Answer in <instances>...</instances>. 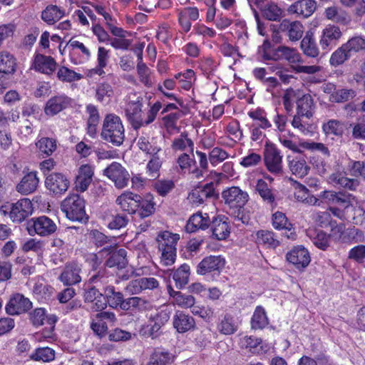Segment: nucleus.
<instances>
[{"mask_svg": "<svg viewBox=\"0 0 365 365\" xmlns=\"http://www.w3.org/2000/svg\"><path fill=\"white\" fill-rule=\"evenodd\" d=\"M295 198L309 205H320L318 198L309 194V190L303 185L299 184L294 192Z\"/></svg>", "mask_w": 365, "mask_h": 365, "instance_id": "obj_43", "label": "nucleus"}, {"mask_svg": "<svg viewBox=\"0 0 365 365\" xmlns=\"http://www.w3.org/2000/svg\"><path fill=\"white\" fill-rule=\"evenodd\" d=\"M101 137L113 145L120 146L123 144L125 140V129L119 116L114 113H109L105 116Z\"/></svg>", "mask_w": 365, "mask_h": 365, "instance_id": "obj_2", "label": "nucleus"}, {"mask_svg": "<svg viewBox=\"0 0 365 365\" xmlns=\"http://www.w3.org/2000/svg\"><path fill=\"white\" fill-rule=\"evenodd\" d=\"M58 78L63 82H73L83 78V75L67 67L61 66L57 72Z\"/></svg>", "mask_w": 365, "mask_h": 365, "instance_id": "obj_57", "label": "nucleus"}, {"mask_svg": "<svg viewBox=\"0 0 365 365\" xmlns=\"http://www.w3.org/2000/svg\"><path fill=\"white\" fill-rule=\"evenodd\" d=\"M32 307L31 302L23 294L16 293L10 299L6 307L10 315H16L29 311Z\"/></svg>", "mask_w": 365, "mask_h": 365, "instance_id": "obj_15", "label": "nucleus"}, {"mask_svg": "<svg viewBox=\"0 0 365 365\" xmlns=\"http://www.w3.org/2000/svg\"><path fill=\"white\" fill-rule=\"evenodd\" d=\"M222 197L232 211L238 207L245 205L249 200V195L239 187H231L222 192Z\"/></svg>", "mask_w": 365, "mask_h": 365, "instance_id": "obj_10", "label": "nucleus"}, {"mask_svg": "<svg viewBox=\"0 0 365 365\" xmlns=\"http://www.w3.org/2000/svg\"><path fill=\"white\" fill-rule=\"evenodd\" d=\"M190 153H181L176 159V164L182 173L190 172V168L195 164L194 155Z\"/></svg>", "mask_w": 365, "mask_h": 365, "instance_id": "obj_59", "label": "nucleus"}, {"mask_svg": "<svg viewBox=\"0 0 365 365\" xmlns=\"http://www.w3.org/2000/svg\"><path fill=\"white\" fill-rule=\"evenodd\" d=\"M347 257L359 264L363 263L365 260V245H359L352 247L349 251Z\"/></svg>", "mask_w": 365, "mask_h": 365, "instance_id": "obj_64", "label": "nucleus"}, {"mask_svg": "<svg viewBox=\"0 0 365 365\" xmlns=\"http://www.w3.org/2000/svg\"><path fill=\"white\" fill-rule=\"evenodd\" d=\"M262 16L267 20L277 21L282 14V9L274 3L267 1L261 10Z\"/></svg>", "mask_w": 365, "mask_h": 365, "instance_id": "obj_46", "label": "nucleus"}, {"mask_svg": "<svg viewBox=\"0 0 365 365\" xmlns=\"http://www.w3.org/2000/svg\"><path fill=\"white\" fill-rule=\"evenodd\" d=\"M93 170L91 165H83L78 170L75 181V187L77 191H86L92 181Z\"/></svg>", "mask_w": 365, "mask_h": 365, "instance_id": "obj_27", "label": "nucleus"}, {"mask_svg": "<svg viewBox=\"0 0 365 365\" xmlns=\"http://www.w3.org/2000/svg\"><path fill=\"white\" fill-rule=\"evenodd\" d=\"M31 201L28 198H22L16 202H6L0 207V214L8 215L15 223L24 221L33 212Z\"/></svg>", "mask_w": 365, "mask_h": 365, "instance_id": "obj_3", "label": "nucleus"}, {"mask_svg": "<svg viewBox=\"0 0 365 365\" xmlns=\"http://www.w3.org/2000/svg\"><path fill=\"white\" fill-rule=\"evenodd\" d=\"M279 29L281 31L287 32L289 39L292 41L299 40L304 34V26L298 21H290L284 19L279 25Z\"/></svg>", "mask_w": 365, "mask_h": 365, "instance_id": "obj_25", "label": "nucleus"}, {"mask_svg": "<svg viewBox=\"0 0 365 365\" xmlns=\"http://www.w3.org/2000/svg\"><path fill=\"white\" fill-rule=\"evenodd\" d=\"M287 260L294 264L297 268H304L310 262L309 252L302 246L294 247L287 252Z\"/></svg>", "mask_w": 365, "mask_h": 365, "instance_id": "obj_20", "label": "nucleus"}, {"mask_svg": "<svg viewBox=\"0 0 365 365\" xmlns=\"http://www.w3.org/2000/svg\"><path fill=\"white\" fill-rule=\"evenodd\" d=\"M69 104L70 98L66 96H56L47 101L44 112L47 115L53 116L66 108Z\"/></svg>", "mask_w": 365, "mask_h": 365, "instance_id": "obj_24", "label": "nucleus"}, {"mask_svg": "<svg viewBox=\"0 0 365 365\" xmlns=\"http://www.w3.org/2000/svg\"><path fill=\"white\" fill-rule=\"evenodd\" d=\"M38 182L36 172H30L16 185V190L23 195L30 194L36 190Z\"/></svg>", "mask_w": 365, "mask_h": 365, "instance_id": "obj_32", "label": "nucleus"}, {"mask_svg": "<svg viewBox=\"0 0 365 365\" xmlns=\"http://www.w3.org/2000/svg\"><path fill=\"white\" fill-rule=\"evenodd\" d=\"M213 183H207L202 187L192 190L187 196L189 202L195 207L202 205L208 198L215 196Z\"/></svg>", "mask_w": 365, "mask_h": 365, "instance_id": "obj_14", "label": "nucleus"}, {"mask_svg": "<svg viewBox=\"0 0 365 365\" xmlns=\"http://www.w3.org/2000/svg\"><path fill=\"white\" fill-rule=\"evenodd\" d=\"M225 261L221 256L210 255L205 257L197 265V272L205 275L207 273L219 271L224 267Z\"/></svg>", "mask_w": 365, "mask_h": 365, "instance_id": "obj_18", "label": "nucleus"}, {"mask_svg": "<svg viewBox=\"0 0 365 365\" xmlns=\"http://www.w3.org/2000/svg\"><path fill=\"white\" fill-rule=\"evenodd\" d=\"M36 146L43 157L51 155L56 149V141L50 138H42L37 143Z\"/></svg>", "mask_w": 365, "mask_h": 365, "instance_id": "obj_49", "label": "nucleus"}, {"mask_svg": "<svg viewBox=\"0 0 365 365\" xmlns=\"http://www.w3.org/2000/svg\"><path fill=\"white\" fill-rule=\"evenodd\" d=\"M300 47L304 54L308 57L317 58L319 55V49L312 34L305 35L301 41Z\"/></svg>", "mask_w": 365, "mask_h": 365, "instance_id": "obj_39", "label": "nucleus"}, {"mask_svg": "<svg viewBox=\"0 0 365 365\" xmlns=\"http://www.w3.org/2000/svg\"><path fill=\"white\" fill-rule=\"evenodd\" d=\"M211 230L212 236L218 240H225L230 235L228 224L222 217L215 218L212 221Z\"/></svg>", "mask_w": 365, "mask_h": 365, "instance_id": "obj_37", "label": "nucleus"}, {"mask_svg": "<svg viewBox=\"0 0 365 365\" xmlns=\"http://www.w3.org/2000/svg\"><path fill=\"white\" fill-rule=\"evenodd\" d=\"M81 268L78 264L70 262L66 264L58 279L64 285L72 286L81 281Z\"/></svg>", "mask_w": 365, "mask_h": 365, "instance_id": "obj_16", "label": "nucleus"}, {"mask_svg": "<svg viewBox=\"0 0 365 365\" xmlns=\"http://www.w3.org/2000/svg\"><path fill=\"white\" fill-rule=\"evenodd\" d=\"M86 113L88 114L87 120V130L90 136L96 133L97 127L100 121V115L97 107L93 104L86 106Z\"/></svg>", "mask_w": 365, "mask_h": 365, "instance_id": "obj_38", "label": "nucleus"}, {"mask_svg": "<svg viewBox=\"0 0 365 365\" xmlns=\"http://www.w3.org/2000/svg\"><path fill=\"white\" fill-rule=\"evenodd\" d=\"M242 344L253 354H259L263 350L262 340L259 338L246 336L242 339Z\"/></svg>", "mask_w": 365, "mask_h": 365, "instance_id": "obj_60", "label": "nucleus"}, {"mask_svg": "<svg viewBox=\"0 0 365 365\" xmlns=\"http://www.w3.org/2000/svg\"><path fill=\"white\" fill-rule=\"evenodd\" d=\"M240 322L237 318L230 314H225L219 317L217 330L223 335H232L239 329Z\"/></svg>", "mask_w": 365, "mask_h": 365, "instance_id": "obj_21", "label": "nucleus"}, {"mask_svg": "<svg viewBox=\"0 0 365 365\" xmlns=\"http://www.w3.org/2000/svg\"><path fill=\"white\" fill-rule=\"evenodd\" d=\"M283 106L287 113L292 112L296 104L297 113L299 115L310 118L314 110V103L309 93H305L299 89H287L283 97Z\"/></svg>", "mask_w": 365, "mask_h": 365, "instance_id": "obj_1", "label": "nucleus"}, {"mask_svg": "<svg viewBox=\"0 0 365 365\" xmlns=\"http://www.w3.org/2000/svg\"><path fill=\"white\" fill-rule=\"evenodd\" d=\"M342 36L338 26L334 25L327 26L322 31L319 40L321 48L326 52L334 47Z\"/></svg>", "mask_w": 365, "mask_h": 365, "instance_id": "obj_13", "label": "nucleus"}, {"mask_svg": "<svg viewBox=\"0 0 365 365\" xmlns=\"http://www.w3.org/2000/svg\"><path fill=\"white\" fill-rule=\"evenodd\" d=\"M126 256L127 252L125 249L115 250L110 252V257L106 262V265L117 269H124L128 264Z\"/></svg>", "mask_w": 365, "mask_h": 365, "instance_id": "obj_35", "label": "nucleus"}, {"mask_svg": "<svg viewBox=\"0 0 365 365\" xmlns=\"http://www.w3.org/2000/svg\"><path fill=\"white\" fill-rule=\"evenodd\" d=\"M287 158L289 168L292 174L298 178H303L308 174L310 168L304 158L288 155Z\"/></svg>", "mask_w": 365, "mask_h": 365, "instance_id": "obj_30", "label": "nucleus"}, {"mask_svg": "<svg viewBox=\"0 0 365 365\" xmlns=\"http://www.w3.org/2000/svg\"><path fill=\"white\" fill-rule=\"evenodd\" d=\"M264 161L269 173L276 175H282V155L274 145L266 143L264 150Z\"/></svg>", "mask_w": 365, "mask_h": 365, "instance_id": "obj_7", "label": "nucleus"}, {"mask_svg": "<svg viewBox=\"0 0 365 365\" xmlns=\"http://www.w3.org/2000/svg\"><path fill=\"white\" fill-rule=\"evenodd\" d=\"M173 324L178 333H185L195 328V322L190 315L177 311L173 318Z\"/></svg>", "mask_w": 365, "mask_h": 365, "instance_id": "obj_23", "label": "nucleus"}, {"mask_svg": "<svg viewBox=\"0 0 365 365\" xmlns=\"http://www.w3.org/2000/svg\"><path fill=\"white\" fill-rule=\"evenodd\" d=\"M160 237L162 239L159 244V250L161 252L160 264L163 266L172 265L176 259L175 245L180 239L179 235L164 232Z\"/></svg>", "mask_w": 365, "mask_h": 365, "instance_id": "obj_5", "label": "nucleus"}, {"mask_svg": "<svg viewBox=\"0 0 365 365\" xmlns=\"http://www.w3.org/2000/svg\"><path fill=\"white\" fill-rule=\"evenodd\" d=\"M326 17L334 22L346 24L348 21V15L341 9L335 6H331L325 10Z\"/></svg>", "mask_w": 365, "mask_h": 365, "instance_id": "obj_55", "label": "nucleus"}, {"mask_svg": "<svg viewBox=\"0 0 365 365\" xmlns=\"http://www.w3.org/2000/svg\"><path fill=\"white\" fill-rule=\"evenodd\" d=\"M30 359L36 361L50 362L55 359V351L47 346L38 348L30 355Z\"/></svg>", "mask_w": 365, "mask_h": 365, "instance_id": "obj_48", "label": "nucleus"}, {"mask_svg": "<svg viewBox=\"0 0 365 365\" xmlns=\"http://www.w3.org/2000/svg\"><path fill=\"white\" fill-rule=\"evenodd\" d=\"M172 314V309L168 306H162L148 317V322H156L162 327L168 322Z\"/></svg>", "mask_w": 365, "mask_h": 365, "instance_id": "obj_42", "label": "nucleus"}, {"mask_svg": "<svg viewBox=\"0 0 365 365\" xmlns=\"http://www.w3.org/2000/svg\"><path fill=\"white\" fill-rule=\"evenodd\" d=\"M255 242L258 245L267 248H275L279 245V242L275 238L272 231L261 230L255 233Z\"/></svg>", "mask_w": 365, "mask_h": 365, "instance_id": "obj_36", "label": "nucleus"}, {"mask_svg": "<svg viewBox=\"0 0 365 365\" xmlns=\"http://www.w3.org/2000/svg\"><path fill=\"white\" fill-rule=\"evenodd\" d=\"M346 48L344 44L339 47L331 55L329 58L331 66L336 67L343 64L346 61L349 59L351 56L349 52L346 51Z\"/></svg>", "mask_w": 365, "mask_h": 365, "instance_id": "obj_50", "label": "nucleus"}, {"mask_svg": "<svg viewBox=\"0 0 365 365\" xmlns=\"http://www.w3.org/2000/svg\"><path fill=\"white\" fill-rule=\"evenodd\" d=\"M329 180L334 185H339L350 190H354L359 186V181L357 180L348 178L340 173L331 174Z\"/></svg>", "mask_w": 365, "mask_h": 365, "instance_id": "obj_40", "label": "nucleus"}, {"mask_svg": "<svg viewBox=\"0 0 365 365\" xmlns=\"http://www.w3.org/2000/svg\"><path fill=\"white\" fill-rule=\"evenodd\" d=\"M148 302L138 297H130L127 299L123 298V302L120 306V309L123 311H131L135 309H140L146 304Z\"/></svg>", "mask_w": 365, "mask_h": 365, "instance_id": "obj_58", "label": "nucleus"}, {"mask_svg": "<svg viewBox=\"0 0 365 365\" xmlns=\"http://www.w3.org/2000/svg\"><path fill=\"white\" fill-rule=\"evenodd\" d=\"M65 15V11L56 5H48L42 11L41 18L48 25H53Z\"/></svg>", "mask_w": 365, "mask_h": 365, "instance_id": "obj_34", "label": "nucleus"}, {"mask_svg": "<svg viewBox=\"0 0 365 365\" xmlns=\"http://www.w3.org/2000/svg\"><path fill=\"white\" fill-rule=\"evenodd\" d=\"M190 266L187 264H182L176 269L173 275L175 286L178 289L184 287L189 281Z\"/></svg>", "mask_w": 365, "mask_h": 365, "instance_id": "obj_44", "label": "nucleus"}, {"mask_svg": "<svg viewBox=\"0 0 365 365\" xmlns=\"http://www.w3.org/2000/svg\"><path fill=\"white\" fill-rule=\"evenodd\" d=\"M161 328L162 327L156 324V322L148 321V324H143L141 327L139 333L142 336L154 339L162 334Z\"/></svg>", "mask_w": 365, "mask_h": 365, "instance_id": "obj_51", "label": "nucleus"}, {"mask_svg": "<svg viewBox=\"0 0 365 365\" xmlns=\"http://www.w3.org/2000/svg\"><path fill=\"white\" fill-rule=\"evenodd\" d=\"M104 294L110 307L120 309L124 298L122 292L116 291L113 286H108L105 288Z\"/></svg>", "mask_w": 365, "mask_h": 365, "instance_id": "obj_41", "label": "nucleus"}, {"mask_svg": "<svg viewBox=\"0 0 365 365\" xmlns=\"http://www.w3.org/2000/svg\"><path fill=\"white\" fill-rule=\"evenodd\" d=\"M32 66L37 71L51 75L56 70V63L51 56L37 54L34 58Z\"/></svg>", "mask_w": 365, "mask_h": 365, "instance_id": "obj_29", "label": "nucleus"}, {"mask_svg": "<svg viewBox=\"0 0 365 365\" xmlns=\"http://www.w3.org/2000/svg\"><path fill=\"white\" fill-rule=\"evenodd\" d=\"M200 14L197 7H186L178 12V24L184 33H187L192 27L191 21H197Z\"/></svg>", "mask_w": 365, "mask_h": 365, "instance_id": "obj_19", "label": "nucleus"}, {"mask_svg": "<svg viewBox=\"0 0 365 365\" xmlns=\"http://www.w3.org/2000/svg\"><path fill=\"white\" fill-rule=\"evenodd\" d=\"M255 190L265 204L271 207L277 206L276 191L272 190L265 180H257Z\"/></svg>", "mask_w": 365, "mask_h": 365, "instance_id": "obj_26", "label": "nucleus"}, {"mask_svg": "<svg viewBox=\"0 0 365 365\" xmlns=\"http://www.w3.org/2000/svg\"><path fill=\"white\" fill-rule=\"evenodd\" d=\"M356 203V200L354 195L345 192H338L333 205H336V207L349 210V209H352Z\"/></svg>", "mask_w": 365, "mask_h": 365, "instance_id": "obj_53", "label": "nucleus"}, {"mask_svg": "<svg viewBox=\"0 0 365 365\" xmlns=\"http://www.w3.org/2000/svg\"><path fill=\"white\" fill-rule=\"evenodd\" d=\"M356 96V92L351 88L337 89L331 95L330 99L335 103H344L352 100Z\"/></svg>", "mask_w": 365, "mask_h": 365, "instance_id": "obj_54", "label": "nucleus"}, {"mask_svg": "<svg viewBox=\"0 0 365 365\" xmlns=\"http://www.w3.org/2000/svg\"><path fill=\"white\" fill-rule=\"evenodd\" d=\"M46 187L55 195L65 193L70 186V180L64 174L52 173L45 180Z\"/></svg>", "mask_w": 365, "mask_h": 365, "instance_id": "obj_12", "label": "nucleus"}, {"mask_svg": "<svg viewBox=\"0 0 365 365\" xmlns=\"http://www.w3.org/2000/svg\"><path fill=\"white\" fill-rule=\"evenodd\" d=\"M171 361V354L166 351L156 349L150 355L148 365H168Z\"/></svg>", "mask_w": 365, "mask_h": 365, "instance_id": "obj_52", "label": "nucleus"}, {"mask_svg": "<svg viewBox=\"0 0 365 365\" xmlns=\"http://www.w3.org/2000/svg\"><path fill=\"white\" fill-rule=\"evenodd\" d=\"M264 56L266 59L269 60H286L292 64L303 62L302 56L297 49L285 46H278L271 54L266 53Z\"/></svg>", "mask_w": 365, "mask_h": 365, "instance_id": "obj_11", "label": "nucleus"}, {"mask_svg": "<svg viewBox=\"0 0 365 365\" xmlns=\"http://www.w3.org/2000/svg\"><path fill=\"white\" fill-rule=\"evenodd\" d=\"M344 45L347 49L346 51L349 52L351 56L356 53L365 52V37L361 36H353Z\"/></svg>", "mask_w": 365, "mask_h": 365, "instance_id": "obj_47", "label": "nucleus"}, {"mask_svg": "<svg viewBox=\"0 0 365 365\" xmlns=\"http://www.w3.org/2000/svg\"><path fill=\"white\" fill-rule=\"evenodd\" d=\"M210 220L207 213L204 215L202 212L193 214L188 220L185 230L187 232L192 233L198 230H206L209 227Z\"/></svg>", "mask_w": 365, "mask_h": 365, "instance_id": "obj_28", "label": "nucleus"}, {"mask_svg": "<svg viewBox=\"0 0 365 365\" xmlns=\"http://www.w3.org/2000/svg\"><path fill=\"white\" fill-rule=\"evenodd\" d=\"M103 174L112 180L118 188H123L128 184L130 176L126 169L117 162L112 163L104 170Z\"/></svg>", "mask_w": 365, "mask_h": 365, "instance_id": "obj_9", "label": "nucleus"}, {"mask_svg": "<svg viewBox=\"0 0 365 365\" xmlns=\"http://www.w3.org/2000/svg\"><path fill=\"white\" fill-rule=\"evenodd\" d=\"M61 210L72 221L86 222L88 217L85 211V201L77 194H72L64 199L61 205Z\"/></svg>", "mask_w": 365, "mask_h": 365, "instance_id": "obj_4", "label": "nucleus"}, {"mask_svg": "<svg viewBox=\"0 0 365 365\" xmlns=\"http://www.w3.org/2000/svg\"><path fill=\"white\" fill-rule=\"evenodd\" d=\"M137 145L140 150L146 154L156 155L161 148L157 145L155 139L148 133H143L138 138Z\"/></svg>", "mask_w": 365, "mask_h": 365, "instance_id": "obj_33", "label": "nucleus"}, {"mask_svg": "<svg viewBox=\"0 0 365 365\" xmlns=\"http://www.w3.org/2000/svg\"><path fill=\"white\" fill-rule=\"evenodd\" d=\"M253 213L252 208L250 206L242 205L233 210L231 215L234 217L235 220L241 222L242 224L247 225L251 219Z\"/></svg>", "mask_w": 365, "mask_h": 365, "instance_id": "obj_56", "label": "nucleus"}, {"mask_svg": "<svg viewBox=\"0 0 365 365\" xmlns=\"http://www.w3.org/2000/svg\"><path fill=\"white\" fill-rule=\"evenodd\" d=\"M140 195L131 192H125L118 197L116 203L121 210L130 215L136 212L139 208Z\"/></svg>", "mask_w": 365, "mask_h": 365, "instance_id": "obj_17", "label": "nucleus"}, {"mask_svg": "<svg viewBox=\"0 0 365 365\" xmlns=\"http://www.w3.org/2000/svg\"><path fill=\"white\" fill-rule=\"evenodd\" d=\"M125 113L128 120L135 130L143 126L142 98L140 96L131 93L128 96L127 103L125 107Z\"/></svg>", "mask_w": 365, "mask_h": 365, "instance_id": "obj_6", "label": "nucleus"}, {"mask_svg": "<svg viewBox=\"0 0 365 365\" xmlns=\"http://www.w3.org/2000/svg\"><path fill=\"white\" fill-rule=\"evenodd\" d=\"M194 146V142L188 137L186 132H182L178 137L175 138L171 144V148L175 152L180 151L182 153H190L192 155H193Z\"/></svg>", "mask_w": 365, "mask_h": 365, "instance_id": "obj_31", "label": "nucleus"}, {"mask_svg": "<svg viewBox=\"0 0 365 365\" xmlns=\"http://www.w3.org/2000/svg\"><path fill=\"white\" fill-rule=\"evenodd\" d=\"M272 225L277 230H291L292 225L289 222L285 215L281 212H276L272 215Z\"/></svg>", "mask_w": 365, "mask_h": 365, "instance_id": "obj_62", "label": "nucleus"}, {"mask_svg": "<svg viewBox=\"0 0 365 365\" xmlns=\"http://www.w3.org/2000/svg\"><path fill=\"white\" fill-rule=\"evenodd\" d=\"M269 323L264 308L261 306L256 307L251 319V326L254 329H262Z\"/></svg>", "mask_w": 365, "mask_h": 365, "instance_id": "obj_45", "label": "nucleus"}, {"mask_svg": "<svg viewBox=\"0 0 365 365\" xmlns=\"http://www.w3.org/2000/svg\"><path fill=\"white\" fill-rule=\"evenodd\" d=\"M317 3L314 0H299L289 6L288 11L298 16L308 18L314 12Z\"/></svg>", "mask_w": 365, "mask_h": 365, "instance_id": "obj_22", "label": "nucleus"}, {"mask_svg": "<svg viewBox=\"0 0 365 365\" xmlns=\"http://www.w3.org/2000/svg\"><path fill=\"white\" fill-rule=\"evenodd\" d=\"M155 203L153 201V199H143L140 197L138 215L141 218L147 217L155 212Z\"/></svg>", "mask_w": 365, "mask_h": 365, "instance_id": "obj_61", "label": "nucleus"}, {"mask_svg": "<svg viewBox=\"0 0 365 365\" xmlns=\"http://www.w3.org/2000/svg\"><path fill=\"white\" fill-rule=\"evenodd\" d=\"M57 230L56 224L46 216L34 217L27 222V230L30 235L35 234L46 237L54 233Z\"/></svg>", "mask_w": 365, "mask_h": 365, "instance_id": "obj_8", "label": "nucleus"}, {"mask_svg": "<svg viewBox=\"0 0 365 365\" xmlns=\"http://www.w3.org/2000/svg\"><path fill=\"white\" fill-rule=\"evenodd\" d=\"M228 153L221 148L215 147L209 153V160L213 166L228 158Z\"/></svg>", "mask_w": 365, "mask_h": 365, "instance_id": "obj_63", "label": "nucleus"}]
</instances>
